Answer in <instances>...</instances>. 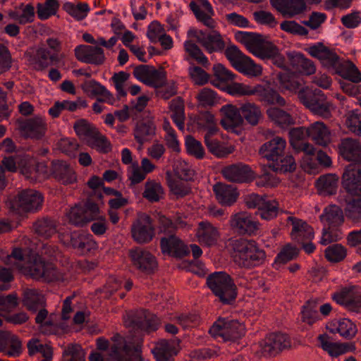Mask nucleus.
Masks as SVG:
<instances>
[{"instance_id":"1a4fd4ad","label":"nucleus","mask_w":361,"mask_h":361,"mask_svg":"<svg viewBox=\"0 0 361 361\" xmlns=\"http://www.w3.org/2000/svg\"><path fill=\"white\" fill-rule=\"evenodd\" d=\"M119 342L111 346L110 356L116 361H142L141 356L142 340L136 343H126L120 336Z\"/></svg>"},{"instance_id":"774afa93","label":"nucleus","mask_w":361,"mask_h":361,"mask_svg":"<svg viewBox=\"0 0 361 361\" xmlns=\"http://www.w3.org/2000/svg\"><path fill=\"white\" fill-rule=\"evenodd\" d=\"M63 356L65 361H85V352L78 344L68 345Z\"/></svg>"},{"instance_id":"39448f33","label":"nucleus","mask_w":361,"mask_h":361,"mask_svg":"<svg viewBox=\"0 0 361 361\" xmlns=\"http://www.w3.org/2000/svg\"><path fill=\"white\" fill-rule=\"evenodd\" d=\"M22 273L35 280L54 281L58 280L59 274L56 266L45 262L40 256L35 255L20 268Z\"/></svg>"},{"instance_id":"4be33fe9","label":"nucleus","mask_w":361,"mask_h":361,"mask_svg":"<svg viewBox=\"0 0 361 361\" xmlns=\"http://www.w3.org/2000/svg\"><path fill=\"white\" fill-rule=\"evenodd\" d=\"M193 37L209 53L221 51L225 49V42L221 34L216 30L212 31L207 35L202 31L195 30Z\"/></svg>"},{"instance_id":"3c124183","label":"nucleus","mask_w":361,"mask_h":361,"mask_svg":"<svg viewBox=\"0 0 361 361\" xmlns=\"http://www.w3.org/2000/svg\"><path fill=\"white\" fill-rule=\"evenodd\" d=\"M329 331L335 334L338 333L341 336L346 339H352L357 334V329L356 325L350 319L344 318L338 322V325H334V328H328Z\"/></svg>"},{"instance_id":"680f3d73","label":"nucleus","mask_w":361,"mask_h":361,"mask_svg":"<svg viewBox=\"0 0 361 361\" xmlns=\"http://www.w3.org/2000/svg\"><path fill=\"white\" fill-rule=\"evenodd\" d=\"M299 249L291 244L285 245L277 255L275 263L286 264L287 262L296 259L299 255Z\"/></svg>"},{"instance_id":"4c0bfd02","label":"nucleus","mask_w":361,"mask_h":361,"mask_svg":"<svg viewBox=\"0 0 361 361\" xmlns=\"http://www.w3.org/2000/svg\"><path fill=\"white\" fill-rule=\"evenodd\" d=\"M204 143L208 151L217 158H225L235 150L233 146L217 139H211L209 135L204 137Z\"/></svg>"},{"instance_id":"c9c22d12","label":"nucleus","mask_w":361,"mask_h":361,"mask_svg":"<svg viewBox=\"0 0 361 361\" xmlns=\"http://www.w3.org/2000/svg\"><path fill=\"white\" fill-rule=\"evenodd\" d=\"M166 180L170 192L176 199L183 198L192 194V188L188 182L173 178L169 171L166 173Z\"/></svg>"},{"instance_id":"c756f323","label":"nucleus","mask_w":361,"mask_h":361,"mask_svg":"<svg viewBox=\"0 0 361 361\" xmlns=\"http://www.w3.org/2000/svg\"><path fill=\"white\" fill-rule=\"evenodd\" d=\"M307 137L322 147H326L331 142V133L323 122L317 121L307 127Z\"/></svg>"},{"instance_id":"0eeeda50","label":"nucleus","mask_w":361,"mask_h":361,"mask_svg":"<svg viewBox=\"0 0 361 361\" xmlns=\"http://www.w3.org/2000/svg\"><path fill=\"white\" fill-rule=\"evenodd\" d=\"M209 332L214 337L221 336L225 341L235 342L245 336L246 329L245 325L238 320L219 318Z\"/></svg>"},{"instance_id":"7ed1b4c3","label":"nucleus","mask_w":361,"mask_h":361,"mask_svg":"<svg viewBox=\"0 0 361 361\" xmlns=\"http://www.w3.org/2000/svg\"><path fill=\"white\" fill-rule=\"evenodd\" d=\"M207 284L219 300L226 305L236 299L238 288L230 275L226 272H214L207 278Z\"/></svg>"},{"instance_id":"ea45409f","label":"nucleus","mask_w":361,"mask_h":361,"mask_svg":"<svg viewBox=\"0 0 361 361\" xmlns=\"http://www.w3.org/2000/svg\"><path fill=\"white\" fill-rule=\"evenodd\" d=\"M37 311L35 321L37 324H39L40 332L44 335L56 334L59 328L51 319V316L48 318V311L44 307Z\"/></svg>"},{"instance_id":"a19ab883","label":"nucleus","mask_w":361,"mask_h":361,"mask_svg":"<svg viewBox=\"0 0 361 361\" xmlns=\"http://www.w3.org/2000/svg\"><path fill=\"white\" fill-rule=\"evenodd\" d=\"M344 212L346 217L354 223L361 222V197L347 195Z\"/></svg>"},{"instance_id":"6e6552de","label":"nucleus","mask_w":361,"mask_h":361,"mask_svg":"<svg viewBox=\"0 0 361 361\" xmlns=\"http://www.w3.org/2000/svg\"><path fill=\"white\" fill-rule=\"evenodd\" d=\"M99 213L98 204L89 198L83 207L80 204L72 207L66 213V216L71 224L82 227L97 219Z\"/></svg>"},{"instance_id":"8fccbe9b","label":"nucleus","mask_w":361,"mask_h":361,"mask_svg":"<svg viewBox=\"0 0 361 361\" xmlns=\"http://www.w3.org/2000/svg\"><path fill=\"white\" fill-rule=\"evenodd\" d=\"M290 60L293 68L305 75H310L316 71L314 63L301 54L293 56Z\"/></svg>"},{"instance_id":"69168bd1","label":"nucleus","mask_w":361,"mask_h":361,"mask_svg":"<svg viewBox=\"0 0 361 361\" xmlns=\"http://www.w3.org/2000/svg\"><path fill=\"white\" fill-rule=\"evenodd\" d=\"M18 298L16 293L6 296L0 295V314H8L18 306Z\"/></svg>"},{"instance_id":"4d7b16f0","label":"nucleus","mask_w":361,"mask_h":361,"mask_svg":"<svg viewBox=\"0 0 361 361\" xmlns=\"http://www.w3.org/2000/svg\"><path fill=\"white\" fill-rule=\"evenodd\" d=\"M73 128L79 138L83 139L86 142L98 129L94 125L83 118L76 121Z\"/></svg>"},{"instance_id":"4468645a","label":"nucleus","mask_w":361,"mask_h":361,"mask_svg":"<svg viewBox=\"0 0 361 361\" xmlns=\"http://www.w3.org/2000/svg\"><path fill=\"white\" fill-rule=\"evenodd\" d=\"M341 183L348 195L361 197V165L348 164L343 173Z\"/></svg>"},{"instance_id":"9d476101","label":"nucleus","mask_w":361,"mask_h":361,"mask_svg":"<svg viewBox=\"0 0 361 361\" xmlns=\"http://www.w3.org/2000/svg\"><path fill=\"white\" fill-rule=\"evenodd\" d=\"M133 240L140 244L149 243L155 235V228L152 217L146 213H138L136 220L131 226Z\"/></svg>"},{"instance_id":"ddd939ff","label":"nucleus","mask_w":361,"mask_h":361,"mask_svg":"<svg viewBox=\"0 0 361 361\" xmlns=\"http://www.w3.org/2000/svg\"><path fill=\"white\" fill-rule=\"evenodd\" d=\"M129 257L133 266L140 272L149 275L157 269L158 264L154 255L142 248L129 250Z\"/></svg>"},{"instance_id":"393cba45","label":"nucleus","mask_w":361,"mask_h":361,"mask_svg":"<svg viewBox=\"0 0 361 361\" xmlns=\"http://www.w3.org/2000/svg\"><path fill=\"white\" fill-rule=\"evenodd\" d=\"M286 141L284 138L276 136L264 143L259 150V154L269 161L277 160L281 155H284Z\"/></svg>"},{"instance_id":"f8f14e48","label":"nucleus","mask_w":361,"mask_h":361,"mask_svg":"<svg viewBox=\"0 0 361 361\" xmlns=\"http://www.w3.org/2000/svg\"><path fill=\"white\" fill-rule=\"evenodd\" d=\"M24 56L29 64L36 71H43L60 61L56 53H51L44 47L30 49L25 52Z\"/></svg>"},{"instance_id":"bf43d9fd","label":"nucleus","mask_w":361,"mask_h":361,"mask_svg":"<svg viewBox=\"0 0 361 361\" xmlns=\"http://www.w3.org/2000/svg\"><path fill=\"white\" fill-rule=\"evenodd\" d=\"M279 211V203L275 200H267L259 210V214L262 219L271 220L276 218Z\"/></svg>"},{"instance_id":"e2e57ef3","label":"nucleus","mask_w":361,"mask_h":361,"mask_svg":"<svg viewBox=\"0 0 361 361\" xmlns=\"http://www.w3.org/2000/svg\"><path fill=\"white\" fill-rule=\"evenodd\" d=\"M199 105L204 108L212 107L217 102L216 93L209 88H202L196 96Z\"/></svg>"},{"instance_id":"aec40b11","label":"nucleus","mask_w":361,"mask_h":361,"mask_svg":"<svg viewBox=\"0 0 361 361\" xmlns=\"http://www.w3.org/2000/svg\"><path fill=\"white\" fill-rule=\"evenodd\" d=\"M308 52L312 56L318 59L324 66L334 71L341 63L339 56L321 42L310 47Z\"/></svg>"},{"instance_id":"13d9d810","label":"nucleus","mask_w":361,"mask_h":361,"mask_svg":"<svg viewBox=\"0 0 361 361\" xmlns=\"http://www.w3.org/2000/svg\"><path fill=\"white\" fill-rule=\"evenodd\" d=\"M347 256V249L341 244H333L327 247L324 251V257L327 261L338 263L343 261Z\"/></svg>"},{"instance_id":"338daca9","label":"nucleus","mask_w":361,"mask_h":361,"mask_svg":"<svg viewBox=\"0 0 361 361\" xmlns=\"http://www.w3.org/2000/svg\"><path fill=\"white\" fill-rule=\"evenodd\" d=\"M345 124L353 133L361 135V112L357 110L350 111L347 115Z\"/></svg>"},{"instance_id":"a18cd8bd","label":"nucleus","mask_w":361,"mask_h":361,"mask_svg":"<svg viewBox=\"0 0 361 361\" xmlns=\"http://www.w3.org/2000/svg\"><path fill=\"white\" fill-rule=\"evenodd\" d=\"M338 178L335 174H326L321 176L317 180L316 186L321 193L333 195L336 192Z\"/></svg>"},{"instance_id":"cd10ccee","label":"nucleus","mask_w":361,"mask_h":361,"mask_svg":"<svg viewBox=\"0 0 361 361\" xmlns=\"http://www.w3.org/2000/svg\"><path fill=\"white\" fill-rule=\"evenodd\" d=\"M22 343L11 331L0 330V352L8 356H18L21 353Z\"/></svg>"},{"instance_id":"58836bf2","label":"nucleus","mask_w":361,"mask_h":361,"mask_svg":"<svg viewBox=\"0 0 361 361\" xmlns=\"http://www.w3.org/2000/svg\"><path fill=\"white\" fill-rule=\"evenodd\" d=\"M335 73L351 82L358 83L361 82V72L350 61H341L335 70Z\"/></svg>"},{"instance_id":"a211bd4d","label":"nucleus","mask_w":361,"mask_h":361,"mask_svg":"<svg viewBox=\"0 0 361 361\" xmlns=\"http://www.w3.org/2000/svg\"><path fill=\"white\" fill-rule=\"evenodd\" d=\"M160 248L163 254L175 258H183L190 253L187 245L175 234L161 238Z\"/></svg>"},{"instance_id":"7c9ffc66","label":"nucleus","mask_w":361,"mask_h":361,"mask_svg":"<svg viewBox=\"0 0 361 361\" xmlns=\"http://www.w3.org/2000/svg\"><path fill=\"white\" fill-rule=\"evenodd\" d=\"M213 191L218 202L224 206H231L234 204L239 195L233 186L222 183L214 185Z\"/></svg>"},{"instance_id":"6e6d98bb","label":"nucleus","mask_w":361,"mask_h":361,"mask_svg":"<svg viewBox=\"0 0 361 361\" xmlns=\"http://www.w3.org/2000/svg\"><path fill=\"white\" fill-rule=\"evenodd\" d=\"M184 49L188 56L198 64L204 68L209 66V61L201 49L192 41L188 40L184 43Z\"/></svg>"},{"instance_id":"f03ea898","label":"nucleus","mask_w":361,"mask_h":361,"mask_svg":"<svg viewBox=\"0 0 361 361\" xmlns=\"http://www.w3.org/2000/svg\"><path fill=\"white\" fill-rule=\"evenodd\" d=\"M230 246L233 252V261L241 268L253 269L263 264L267 254L257 241L246 238L231 240Z\"/></svg>"},{"instance_id":"423d86ee","label":"nucleus","mask_w":361,"mask_h":361,"mask_svg":"<svg viewBox=\"0 0 361 361\" xmlns=\"http://www.w3.org/2000/svg\"><path fill=\"white\" fill-rule=\"evenodd\" d=\"M43 197L39 192L32 190H23L8 200V205L10 209L20 214L21 212H30L41 207Z\"/></svg>"},{"instance_id":"0e129e2a","label":"nucleus","mask_w":361,"mask_h":361,"mask_svg":"<svg viewBox=\"0 0 361 361\" xmlns=\"http://www.w3.org/2000/svg\"><path fill=\"white\" fill-rule=\"evenodd\" d=\"M185 147L187 152L197 159H200L204 157V149L202 143L192 135L186 137Z\"/></svg>"},{"instance_id":"dca6fc26","label":"nucleus","mask_w":361,"mask_h":361,"mask_svg":"<svg viewBox=\"0 0 361 361\" xmlns=\"http://www.w3.org/2000/svg\"><path fill=\"white\" fill-rule=\"evenodd\" d=\"M221 174L228 181L236 183H249L255 178V173L248 165L243 163L224 167Z\"/></svg>"},{"instance_id":"f3484780","label":"nucleus","mask_w":361,"mask_h":361,"mask_svg":"<svg viewBox=\"0 0 361 361\" xmlns=\"http://www.w3.org/2000/svg\"><path fill=\"white\" fill-rule=\"evenodd\" d=\"M17 122L18 129L25 137L41 140L47 130V124L45 120L39 116L27 119H18Z\"/></svg>"},{"instance_id":"e433bc0d","label":"nucleus","mask_w":361,"mask_h":361,"mask_svg":"<svg viewBox=\"0 0 361 361\" xmlns=\"http://www.w3.org/2000/svg\"><path fill=\"white\" fill-rule=\"evenodd\" d=\"M318 338L323 350L328 352L330 355L334 357H338L354 350V347L352 344L331 342L330 337L327 334L319 335Z\"/></svg>"},{"instance_id":"2f4dec72","label":"nucleus","mask_w":361,"mask_h":361,"mask_svg":"<svg viewBox=\"0 0 361 361\" xmlns=\"http://www.w3.org/2000/svg\"><path fill=\"white\" fill-rule=\"evenodd\" d=\"M152 353L156 361H171L178 354V350L174 341L162 339L156 343Z\"/></svg>"},{"instance_id":"6ab92c4d","label":"nucleus","mask_w":361,"mask_h":361,"mask_svg":"<svg viewBox=\"0 0 361 361\" xmlns=\"http://www.w3.org/2000/svg\"><path fill=\"white\" fill-rule=\"evenodd\" d=\"M289 336L285 334L272 333L264 340L262 353L265 356H275L280 352L290 347Z\"/></svg>"},{"instance_id":"c85d7f7f","label":"nucleus","mask_w":361,"mask_h":361,"mask_svg":"<svg viewBox=\"0 0 361 361\" xmlns=\"http://www.w3.org/2000/svg\"><path fill=\"white\" fill-rule=\"evenodd\" d=\"M219 235L217 228L210 222L201 221L199 223L196 237L202 245L210 247L216 244Z\"/></svg>"},{"instance_id":"49530a36","label":"nucleus","mask_w":361,"mask_h":361,"mask_svg":"<svg viewBox=\"0 0 361 361\" xmlns=\"http://www.w3.org/2000/svg\"><path fill=\"white\" fill-rule=\"evenodd\" d=\"M35 232L41 236L49 238L56 233V221L49 217L38 219L32 225Z\"/></svg>"},{"instance_id":"de8ad7c7","label":"nucleus","mask_w":361,"mask_h":361,"mask_svg":"<svg viewBox=\"0 0 361 361\" xmlns=\"http://www.w3.org/2000/svg\"><path fill=\"white\" fill-rule=\"evenodd\" d=\"M269 168L274 171L293 172L296 169V163L291 154L284 152V155H281L277 160H274L270 163Z\"/></svg>"},{"instance_id":"f704fd0d","label":"nucleus","mask_w":361,"mask_h":361,"mask_svg":"<svg viewBox=\"0 0 361 361\" xmlns=\"http://www.w3.org/2000/svg\"><path fill=\"white\" fill-rule=\"evenodd\" d=\"M223 118L221 124L226 129H232L240 126L243 123V119L240 109L233 105H226L221 109Z\"/></svg>"},{"instance_id":"f257e3e1","label":"nucleus","mask_w":361,"mask_h":361,"mask_svg":"<svg viewBox=\"0 0 361 361\" xmlns=\"http://www.w3.org/2000/svg\"><path fill=\"white\" fill-rule=\"evenodd\" d=\"M235 37L254 56L262 60H271L279 68H285L286 59L279 47L272 42L267 40L262 35L238 31Z\"/></svg>"},{"instance_id":"a878e982","label":"nucleus","mask_w":361,"mask_h":361,"mask_svg":"<svg viewBox=\"0 0 361 361\" xmlns=\"http://www.w3.org/2000/svg\"><path fill=\"white\" fill-rule=\"evenodd\" d=\"M257 100L266 105H278L283 106L286 105V100L282 97L277 90L272 88L269 84L256 85L255 94Z\"/></svg>"},{"instance_id":"473e14b6","label":"nucleus","mask_w":361,"mask_h":361,"mask_svg":"<svg viewBox=\"0 0 361 361\" xmlns=\"http://www.w3.org/2000/svg\"><path fill=\"white\" fill-rule=\"evenodd\" d=\"M156 133V126L152 120L138 121L134 128V137L140 147L145 142L150 141Z\"/></svg>"},{"instance_id":"9b49d317","label":"nucleus","mask_w":361,"mask_h":361,"mask_svg":"<svg viewBox=\"0 0 361 361\" xmlns=\"http://www.w3.org/2000/svg\"><path fill=\"white\" fill-rule=\"evenodd\" d=\"M229 225L231 229L238 235L252 236L257 234L260 224L250 214L240 212L231 216Z\"/></svg>"},{"instance_id":"c03bdc74","label":"nucleus","mask_w":361,"mask_h":361,"mask_svg":"<svg viewBox=\"0 0 361 361\" xmlns=\"http://www.w3.org/2000/svg\"><path fill=\"white\" fill-rule=\"evenodd\" d=\"M242 119L251 126H257L262 117L260 108L255 103H245L240 107Z\"/></svg>"},{"instance_id":"72a5a7b5","label":"nucleus","mask_w":361,"mask_h":361,"mask_svg":"<svg viewBox=\"0 0 361 361\" xmlns=\"http://www.w3.org/2000/svg\"><path fill=\"white\" fill-rule=\"evenodd\" d=\"M51 174L63 184H71L76 180V176L73 170L66 162L63 161H52Z\"/></svg>"},{"instance_id":"b1692460","label":"nucleus","mask_w":361,"mask_h":361,"mask_svg":"<svg viewBox=\"0 0 361 361\" xmlns=\"http://www.w3.org/2000/svg\"><path fill=\"white\" fill-rule=\"evenodd\" d=\"M339 154L342 158L353 164L361 165V142L356 139L346 137L338 145Z\"/></svg>"},{"instance_id":"09e8293b","label":"nucleus","mask_w":361,"mask_h":361,"mask_svg":"<svg viewBox=\"0 0 361 361\" xmlns=\"http://www.w3.org/2000/svg\"><path fill=\"white\" fill-rule=\"evenodd\" d=\"M164 190L161 183L154 180H148L145 184L142 197L150 202H159L163 197Z\"/></svg>"},{"instance_id":"603ef678","label":"nucleus","mask_w":361,"mask_h":361,"mask_svg":"<svg viewBox=\"0 0 361 361\" xmlns=\"http://www.w3.org/2000/svg\"><path fill=\"white\" fill-rule=\"evenodd\" d=\"M235 68L238 71L252 77L259 76L262 73V66L256 64L253 60L247 56H245L240 61H238Z\"/></svg>"},{"instance_id":"bb28decb","label":"nucleus","mask_w":361,"mask_h":361,"mask_svg":"<svg viewBox=\"0 0 361 361\" xmlns=\"http://www.w3.org/2000/svg\"><path fill=\"white\" fill-rule=\"evenodd\" d=\"M288 221L291 222L293 226L290 233L293 240L299 244L307 240H312L314 231L307 222L293 216H288Z\"/></svg>"},{"instance_id":"864d4df0","label":"nucleus","mask_w":361,"mask_h":361,"mask_svg":"<svg viewBox=\"0 0 361 361\" xmlns=\"http://www.w3.org/2000/svg\"><path fill=\"white\" fill-rule=\"evenodd\" d=\"M86 144L103 154H107L111 150L110 142L104 135L100 133L99 129L87 140Z\"/></svg>"},{"instance_id":"20e7f679","label":"nucleus","mask_w":361,"mask_h":361,"mask_svg":"<svg viewBox=\"0 0 361 361\" xmlns=\"http://www.w3.org/2000/svg\"><path fill=\"white\" fill-rule=\"evenodd\" d=\"M298 98L314 115L324 118L331 117L332 104L322 90L302 89L298 92Z\"/></svg>"},{"instance_id":"37998d69","label":"nucleus","mask_w":361,"mask_h":361,"mask_svg":"<svg viewBox=\"0 0 361 361\" xmlns=\"http://www.w3.org/2000/svg\"><path fill=\"white\" fill-rule=\"evenodd\" d=\"M23 304L30 312H36L39 308L46 305L43 295L35 289H28L25 292Z\"/></svg>"},{"instance_id":"052dcab7","label":"nucleus","mask_w":361,"mask_h":361,"mask_svg":"<svg viewBox=\"0 0 361 361\" xmlns=\"http://www.w3.org/2000/svg\"><path fill=\"white\" fill-rule=\"evenodd\" d=\"M302 315V322L309 325L315 323L319 319L317 312V302L315 300H308L303 306Z\"/></svg>"},{"instance_id":"5701e85b","label":"nucleus","mask_w":361,"mask_h":361,"mask_svg":"<svg viewBox=\"0 0 361 361\" xmlns=\"http://www.w3.org/2000/svg\"><path fill=\"white\" fill-rule=\"evenodd\" d=\"M75 58L86 63L102 65L105 61L104 50L99 47L80 45L75 47Z\"/></svg>"},{"instance_id":"2eb2a0df","label":"nucleus","mask_w":361,"mask_h":361,"mask_svg":"<svg viewBox=\"0 0 361 361\" xmlns=\"http://www.w3.org/2000/svg\"><path fill=\"white\" fill-rule=\"evenodd\" d=\"M270 4L285 18L304 15L308 10L306 0H269Z\"/></svg>"},{"instance_id":"79ce46f5","label":"nucleus","mask_w":361,"mask_h":361,"mask_svg":"<svg viewBox=\"0 0 361 361\" xmlns=\"http://www.w3.org/2000/svg\"><path fill=\"white\" fill-rule=\"evenodd\" d=\"M320 219L327 222L330 227H337L344 222L343 212L338 206L331 204L324 209Z\"/></svg>"},{"instance_id":"5fc2aeb1","label":"nucleus","mask_w":361,"mask_h":361,"mask_svg":"<svg viewBox=\"0 0 361 361\" xmlns=\"http://www.w3.org/2000/svg\"><path fill=\"white\" fill-rule=\"evenodd\" d=\"M268 117L282 128L294 124L290 114L279 108H269L267 110Z\"/></svg>"},{"instance_id":"412c9836","label":"nucleus","mask_w":361,"mask_h":361,"mask_svg":"<svg viewBox=\"0 0 361 361\" xmlns=\"http://www.w3.org/2000/svg\"><path fill=\"white\" fill-rule=\"evenodd\" d=\"M332 298L338 304L345 306L349 311L361 312V288L357 290L343 288L335 293Z\"/></svg>"}]
</instances>
